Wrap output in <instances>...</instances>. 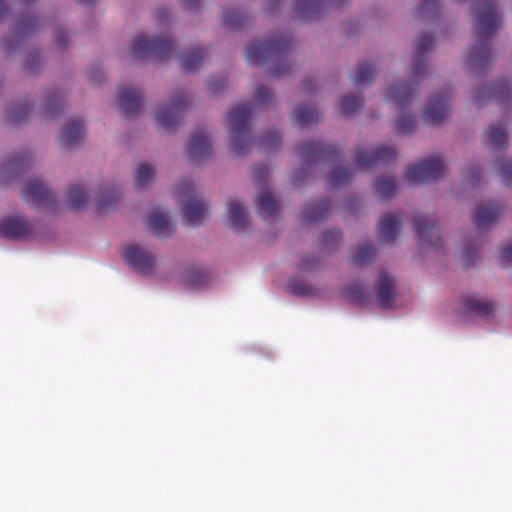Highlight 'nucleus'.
<instances>
[{
  "label": "nucleus",
  "mask_w": 512,
  "mask_h": 512,
  "mask_svg": "<svg viewBox=\"0 0 512 512\" xmlns=\"http://www.w3.org/2000/svg\"><path fill=\"white\" fill-rule=\"evenodd\" d=\"M502 26L496 0H479L473 24L475 44L468 55V64L474 69H483L491 64L493 55L491 41Z\"/></svg>",
  "instance_id": "obj_1"
},
{
  "label": "nucleus",
  "mask_w": 512,
  "mask_h": 512,
  "mask_svg": "<svg viewBox=\"0 0 512 512\" xmlns=\"http://www.w3.org/2000/svg\"><path fill=\"white\" fill-rule=\"evenodd\" d=\"M252 114V105L245 103L233 107L227 115L230 149L235 156H242L250 151Z\"/></svg>",
  "instance_id": "obj_2"
},
{
  "label": "nucleus",
  "mask_w": 512,
  "mask_h": 512,
  "mask_svg": "<svg viewBox=\"0 0 512 512\" xmlns=\"http://www.w3.org/2000/svg\"><path fill=\"white\" fill-rule=\"evenodd\" d=\"M292 43L289 34L280 33L268 36L261 41H253L246 48V60L252 64H264L270 60L279 62Z\"/></svg>",
  "instance_id": "obj_3"
},
{
  "label": "nucleus",
  "mask_w": 512,
  "mask_h": 512,
  "mask_svg": "<svg viewBox=\"0 0 512 512\" xmlns=\"http://www.w3.org/2000/svg\"><path fill=\"white\" fill-rule=\"evenodd\" d=\"M173 50V41L168 36L148 38L139 34L132 42L130 53L136 60L149 58L162 61L168 59Z\"/></svg>",
  "instance_id": "obj_4"
},
{
  "label": "nucleus",
  "mask_w": 512,
  "mask_h": 512,
  "mask_svg": "<svg viewBox=\"0 0 512 512\" xmlns=\"http://www.w3.org/2000/svg\"><path fill=\"white\" fill-rule=\"evenodd\" d=\"M477 106H483L489 101H495L509 117L512 113V79L504 78L495 81L490 87L478 88L474 95Z\"/></svg>",
  "instance_id": "obj_5"
},
{
  "label": "nucleus",
  "mask_w": 512,
  "mask_h": 512,
  "mask_svg": "<svg viewBox=\"0 0 512 512\" xmlns=\"http://www.w3.org/2000/svg\"><path fill=\"white\" fill-rule=\"evenodd\" d=\"M177 196L182 203L185 223L198 226L208 216L207 203L194 196V188L190 181H183L178 186Z\"/></svg>",
  "instance_id": "obj_6"
},
{
  "label": "nucleus",
  "mask_w": 512,
  "mask_h": 512,
  "mask_svg": "<svg viewBox=\"0 0 512 512\" xmlns=\"http://www.w3.org/2000/svg\"><path fill=\"white\" fill-rule=\"evenodd\" d=\"M189 104L190 99L184 92H176L171 101L156 112V123L167 131H173L179 125Z\"/></svg>",
  "instance_id": "obj_7"
},
{
  "label": "nucleus",
  "mask_w": 512,
  "mask_h": 512,
  "mask_svg": "<svg viewBox=\"0 0 512 512\" xmlns=\"http://www.w3.org/2000/svg\"><path fill=\"white\" fill-rule=\"evenodd\" d=\"M445 172V163L442 158L433 156L410 166L405 174L406 180L412 184H424L440 179Z\"/></svg>",
  "instance_id": "obj_8"
},
{
  "label": "nucleus",
  "mask_w": 512,
  "mask_h": 512,
  "mask_svg": "<svg viewBox=\"0 0 512 512\" xmlns=\"http://www.w3.org/2000/svg\"><path fill=\"white\" fill-rule=\"evenodd\" d=\"M126 263L137 272L144 275H151L156 268V257L148 250L137 244H130L124 247L122 252Z\"/></svg>",
  "instance_id": "obj_9"
},
{
  "label": "nucleus",
  "mask_w": 512,
  "mask_h": 512,
  "mask_svg": "<svg viewBox=\"0 0 512 512\" xmlns=\"http://www.w3.org/2000/svg\"><path fill=\"white\" fill-rule=\"evenodd\" d=\"M396 157L393 147L379 146L374 149L360 148L356 151L355 165L358 169H369L379 163H389Z\"/></svg>",
  "instance_id": "obj_10"
},
{
  "label": "nucleus",
  "mask_w": 512,
  "mask_h": 512,
  "mask_svg": "<svg viewBox=\"0 0 512 512\" xmlns=\"http://www.w3.org/2000/svg\"><path fill=\"white\" fill-rule=\"evenodd\" d=\"M34 227L23 216H10L0 220V236L10 240H23L32 237Z\"/></svg>",
  "instance_id": "obj_11"
},
{
  "label": "nucleus",
  "mask_w": 512,
  "mask_h": 512,
  "mask_svg": "<svg viewBox=\"0 0 512 512\" xmlns=\"http://www.w3.org/2000/svg\"><path fill=\"white\" fill-rule=\"evenodd\" d=\"M299 155L303 162L312 163L321 160L336 162L339 160L338 151L321 141H308L299 147Z\"/></svg>",
  "instance_id": "obj_12"
},
{
  "label": "nucleus",
  "mask_w": 512,
  "mask_h": 512,
  "mask_svg": "<svg viewBox=\"0 0 512 512\" xmlns=\"http://www.w3.org/2000/svg\"><path fill=\"white\" fill-rule=\"evenodd\" d=\"M22 196L28 205H32L37 208L53 207L55 204L54 194L40 179H33L29 181L22 192Z\"/></svg>",
  "instance_id": "obj_13"
},
{
  "label": "nucleus",
  "mask_w": 512,
  "mask_h": 512,
  "mask_svg": "<svg viewBox=\"0 0 512 512\" xmlns=\"http://www.w3.org/2000/svg\"><path fill=\"white\" fill-rule=\"evenodd\" d=\"M186 154L192 163L199 164L210 158L212 145L209 136L203 129H197L191 136Z\"/></svg>",
  "instance_id": "obj_14"
},
{
  "label": "nucleus",
  "mask_w": 512,
  "mask_h": 512,
  "mask_svg": "<svg viewBox=\"0 0 512 512\" xmlns=\"http://www.w3.org/2000/svg\"><path fill=\"white\" fill-rule=\"evenodd\" d=\"M450 95L447 91L435 95L423 113V120L430 125H440L449 115Z\"/></svg>",
  "instance_id": "obj_15"
},
{
  "label": "nucleus",
  "mask_w": 512,
  "mask_h": 512,
  "mask_svg": "<svg viewBox=\"0 0 512 512\" xmlns=\"http://www.w3.org/2000/svg\"><path fill=\"white\" fill-rule=\"evenodd\" d=\"M413 229L422 244H428L431 247L440 245V229L433 220L424 215H417L413 220Z\"/></svg>",
  "instance_id": "obj_16"
},
{
  "label": "nucleus",
  "mask_w": 512,
  "mask_h": 512,
  "mask_svg": "<svg viewBox=\"0 0 512 512\" xmlns=\"http://www.w3.org/2000/svg\"><path fill=\"white\" fill-rule=\"evenodd\" d=\"M143 94L135 87H123L119 91L118 102L124 117L130 118L139 114L142 107Z\"/></svg>",
  "instance_id": "obj_17"
},
{
  "label": "nucleus",
  "mask_w": 512,
  "mask_h": 512,
  "mask_svg": "<svg viewBox=\"0 0 512 512\" xmlns=\"http://www.w3.org/2000/svg\"><path fill=\"white\" fill-rule=\"evenodd\" d=\"M502 207L491 201L480 203L473 215V223L477 230L489 228L497 221L501 214Z\"/></svg>",
  "instance_id": "obj_18"
},
{
  "label": "nucleus",
  "mask_w": 512,
  "mask_h": 512,
  "mask_svg": "<svg viewBox=\"0 0 512 512\" xmlns=\"http://www.w3.org/2000/svg\"><path fill=\"white\" fill-rule=\"evenodd\" d=\"M147 227L161 238L169 237L175 229L169 220L168 211L159 207L152 209L149 213Z\"/></svg>",
  "instance_id": "obj_19"
},
{
  "label": "nucleus",
  "mask_w": 512,
  "mask_h": 512,
  "mask_svg": "<svg viewBox=\"0 0 512 512\" xmlns=\"http://www.w3.org/2000/svg\"><path fill=\"white\" fill-rule=\"evenodd\" d=\"M435 42L434 35L423 34L418 38L416 49L414 52V61L412 68V76L414 79H420L425 75L426 69L424 58L432 49Z\"/></svg>",
  "instance_id": "obj_20"
},
{
  "label": "nucleus",
  "mask_w": 512,
  "mask_h": 512,
  "mask_svg": "<svg viewBox=\"0 0 512 512\" xmlns=\"http://www.w3.org/2000/svg\"><path fill=\"white\" fill-rule=\"evenodd\" d=\"M396 298L395 280L385 272H381L377 285V301L381 308L389 309L392 307Z\"/></svg>",
  "instance_id": "obj_21"
},
{
  "label": "nucleus",
  "mask_w": 512,
  "mask_h": 512,
  "mask_svg": "<svg viewBox=\"0 0 512 512\" xmlns=\"http://www.w3.org/2000/svg\"><path fill=\"white\" fill-rule=\"evenodd\" d=\"M346 0H295V13L304 20L316 19L325 2L341 6Z\"/></svg>",
  "instance_id": "obj_22"
},
{
  "label": "nucleus",
  "mask_w": 512,
  "mask_h": 512,
  "mask_svg": "<svg viewBox=\"0 0 512 512\" xmlns=\"http://www.w3.org/2000/svg\"><path fill=\"white\" fill-rule=\"evenodd\" d=\"M85 128L80 119H71L67 122L60 135V143L66 148H73L84 141Z\"/></svg>",
  "instance_id": "obj_23"
},
{
  "label": "nucleus",
  "mask_w": 512,
  "mask_h": 512,
  "mask_svg": "<svg viewBox=\"0 0 512 512\" xmlns=\"http://www.w3.org/2000/svg\"><path fill=\"white\" fill-rule=\"evenodd\" d=\"M257 211L265 221H273L279 212V203L267 186H264L259 193Z\"/></svg>",
  "instance_id": "obj_24"
},
{
  "label": "nucleus",
  "mask_w": 512,
  "mask_h": 512,
  "mask_svg": "<svg viewBox=\"0 0 512 512\" xmlns=\"http://www.w3.org/2000/svg\"><path fill=\"white\" fill-rule=\"evenodd\" d=\"M415 94V88L408 83L391 86L385 94L389 102H393L399 110L409 107Z\"/></svg>",
  "instance_id": "obj_25"
},
{
  "label": "nucleus",
  "mask_w": 512,
  "mask_h": 512,
  "mask_svg": "<svg viewBox=\"0 0 512 512\" xmlns=\"http://www.w3.org/2000/svg\"><path fill=\"white\" fill-rule=\"evenodd\" d=\"M401 229L399 216L395 213L385 214L378 225V239L380 242L392 243Z\"/></svg>",
  "instance_id": "obj_26"
},
{
  "label": "nucleus",
  "mask_w": 512,
  "mask_h": 512,
  "mask_svg": "<svg viewBox=\"0 0 512 512\" xmlns=\"http://www.w3.org/2000/svg\"><path fill=\"white\" fill-rule=\"evenodd\" d=\"M227 215L230 225L236 231L243 230L249 224L247 210L238 201L231 200L227 203Z\"/></svg>",
  "instance_id": "obj_27"
},
{
  "label": "nucleus",
  "mask_w": 512,
  "mask_h": 512,
  "mask_svg": "<svg viewBox=\"0 0 512 512\" xmlns=\"http://www.w3.org/2000/svg\"><path fill=\"white\" fill-rule=\"evenodd\" d=\"M331 210V203L327 199L312 203L306 206L303 212V219L307 223L323 221Z\"/></svg>",
  "instance_id": "obj_28"
},
{
  "label": "nucleus",
  "mask_w": 512,
  "mask_h": 512,
  "mask_svg": "<svg viewBox=\"0 0 512 512\" xmlns=\"http://www.w3.org/2000/svg\"><path fill=\"white\" fill-rule=\"evenodd\" d=\"M321 116L316 108L308 106H297L291 115L292 121L301 128L318 122Z\"/></svg>",
  "instance_id": "obj_29"
},
{
  "label": "nucleus",
  "mask_w": 512,
  "mask_h": 512,
  "mask_svg": "<svg viewBox=\"0 0 512 512\" xmlns=\"http://www.w3.org/2000/svg\"><path fill=\"white\" fill-rule=\"evenodd\" d=\"M180 60V66L183 71L190 72L197 69L207 56V52L201 48H193L183 55H176Z\"/></svg>",
  "instance_id": "obj_30"
},
{
  "label": "nucleus",
  "mask_w": 512,
  "mask_h": 512,
  "mask_svg": "<svg viewBox=\"0 0 512 512\" xmlns=\"http://www.w3.org/2000/svg\"><path fill=\"white\" fill-rule=\"evenodd\" d=\"M463 303L466 312L469 314L487 317L494 311V304L492 302L481 300L476 297L465 298Z\"/></svg>",
  "instance_id": "obj_31"
},
{
  "label": "nucleus",
  "mask_w": 512,
  "mask_h": 512,
  "mask_svg": "<svg viewBox=\"0 0 512 512\" xmlns=\"http://www.w3.org/2000/svg\"><path fill=\"white\" fill-rule=\"evenodd\" d=\"M375 75L376 68L373 63H360L352 76V81L354 86L362 87L372 83Z\"/></svg>",
  "instance_id": "obj_32"
},
{
  "label": "nucleus",
  "mask_w": 512,
  "mask_h": 512,
  "mask_svg": "<svg viewBox=\"0 0 512 512\" xmlns=\"http://www.w3.org/2000/svg\"><path fill=\"white\" fill-rule=\"evenodd\" d=\"M31 108L32 104L27 102L9 107L6 111V122L11 125L25 122L28 119Z\"/></svg>",
  "instance_id": "obj_33"
},
{
  "label": "nucleus",
  "mask_w": 512,
  "mask_h": 512,
  "mask_svg": "<svg viewBox=\"0 0 512 512\" xmlns=\"http://www.w3.org/2000/svg\"><path fill=\"white\" fill-rule=\"evenodd\" d=\"M376 256L375 247L371 243L359 245L351 256V263L355 266H365Z\"/></svg>",
  "instance_id": "obj_34"
},
{
  "label": "nucleus",
  "mask_w": 512,
  "mask_h": 512,
  "mask_svg": "<svg viewBox=\"0 0 512 512\" xmlns=\"http://www.w3.org/2000/svg\"><path fill=\"white\" fill-rule=\"evenodd\" d=\"M88 195L84 189L77 185H71L67 191V204L70 209L77 210L85 207L88 202Z\"/></svg>",
  "instance_id": "obj_35"
},
{
  "label": "nucleus",
  "mask_w": 512,
  "mask_h": 512,
  "mask_svg": "<svg viewBox=\"0 0 512 512\" xmlns=\"http://www.w3.org/2000/svg\"><path fill=\"white\" fill-rule=\"evenodd\" d=\"M342 293L349 302L357 305H364L369 299V294L365 288L358 283L346 286Z\"/></svg>",
  "instance_id": "obj_36"
},
{
  "label": "nucleus",
  "mask_w": 512,
  "mask_h": 512,
  "mask_svg": "<svg viewBox=\"0 0 512 512\" xmlns=\"http://www.w3.org/2000/svg\"><path fill=\"white\" fill-rule=\"evenodd\" d=\"M485 134L494 149H505L507 147V134L502 124L491 125Z\"/></svg>",
  "instance_id": "obj_37"
},
{
  "label": "nucleus",
  "mask_w": 512,
  "mask_h": 512,
  "mask_svg": "<svg viewBox=\"0 0 512 512\" xmlns=\"http://www.w3.org/2000/svg\"><path fill=\"white\" fill-rule=\"evenodd\" d=\"M247 15L239 9H229L223 13V25L230 29L241 28L247 22Z\"/></svg>",
  "instance_id": "obj_38"
},
{
  "label": "nucleus",
  "mask_w": 512,
  "mask_h": 512,
  "mask_svg": "<svg viewBox=\"0 0 512 512\" xmlns=\"http://www.w3.org/2000/svg\"><path fill=\"white\" fill-rule=\"evenodd\" d=\"M375 192L382 199H389L396 193L397 185L393 177H381L375 182Z\"/></svg>",
  "instance_id": "obj_39"
},
{
  "label": "nucleus",
  "mask_w": 512,
  "mask_h": 512,
  "mask_svg": "<svg viewBox=\"0 0 512 512\" xmlns=\"http://www.w3.org/2000/svg\"><path fill=\"white\" fill-rule=\"evenodd\" d=\"M155 169L147 163L138 165L135 171V183L139 188L146 187L154 178Z\"/></svg>",
  "instance_id": "obj_40"
},
{
  "label": "nucleus",
  "mask_w": 512,
  "mask_h": 512,
  "mask_svg": "<svg viewBox=\"0 0 512 512\" xmlns=\"http://www.w3.org/2000/svg\"><path fill=\"white\" fill-rule=\"evenodd\" d=\"M119 200V193L116 189H107L102 192L97 204L98 212H108Z\"/></svg>",
  "instance_id": "obj_41"
},
{
  "label": "nucleus",
  "mask_w": 512,
  "mask_h": 512,
  "mask_svg": "<svg viewBox=\"0 0 512 512\" xmlns=\"http://www.w3.org/2000/svg\"><path fill=\"white\" fill-rule=\"evenodd\" d=\"M363 98L361 96L346 95L340 102V108L345 116L353 115L363 106Z\"/></svg>",
  "instance_id": "obj_42"
},
{
  "label": "nucleus",
  "mask_w": 512,
  "mask_h": 512,
  "mask_svg": "<svg viewBox=\"0 0 512 512\" xmlns=\"http://www.w3.org/2000/svg\"><path fill=\"white\" fill-rule=\"evenodd\" d=\"M29 162L28 153H18L12 156L7 162L2 165V172L8 171L17 172L22 170Z\"/></svg>",
  "instance_id": "obj_43"
},
{
  "label": "nucleus",
  "mask_w": 512,
  "mask_h": 512,
  "mask_svg": "<svg viewBox=\"0 0 512 512\" xmlns=\"http://www.w3.org/2000/svg\"><path fill=\"white\" fill-rule=\"evenodd\" d=\"M63 108V99L59 91L50 94L45 103V114L53 117L61 112Z\"/></svg>",
  "instance_id": "obj_44"
},
{
  "label": "nucleus",
  "mask_w": 512,
  "mask_h": 512,
  "mask_svg": "<svg viewBox=\"0 0 512 512\" xmlns=\"http://www.w3.org/2000/svg\"><path fill=\"white\" fill-rule=\"evenodd\" d=\"M352 178V171L345 167H336L331 172L328 182L331 186L346 184Z\"/></svg>",
  "instance_id": "obj_45"
},
{
  "label": "nucleus",
  "mask_w": 512,
  "mask_h": 512,
  "mask_svg": "<svg viewBox=\"0 0 512 512\" xmlns=\"http://www.w3.org/2000/svg\"><path fill=\"white\" fill-rule=\"evenodd\" d=\"M287 289L291 294L296 296L309 297L315 294V291L311 286L295 279L289 282Z\"/></svg>",
  "instance_id": "obj_46"
},
{
  "label": "nucleus",
  "mask_w": 512,
  "mask_h": 512,
  "mask_svg": "<svg viewBox=\"0 0 512 512\" xmlns=\"http://www.w3.org/2000/svg\"><path fill=\"white\" fill-rule=\"evenodd\" d=\"M184 283L189 287H197L206 283V275L198 268H191L184 277Z\"/></svg>",
  "instance_id": "obj_47"
},
{
  "label": "nucleus",
  "mask_w": 512,
  "mask_h": 512,
  "mask_svg": "<svg viewBox=\"0 0 512 512\" xmlns=\"http://www.w3.org/2000/svg\"><path fill=\"white\" fill-rule=\"evenodd\" d=\"M441 9V4L438 0H422L418 7V13L422 17H434Z\"/></svg>",
  "instance_id": "obj_48"
},
{
  "label": "nucleus",
  "mask_w": 512,
  "mask_h": 512,
  "mask_svg": "<svg viewBox=\"0 0 512 512\" xmlns=\"http://www.w3.org/2000/svg\"><path fill=\"white\" fill-rule=\"evenodd\" d=\"M415 126V118L412 115L403 113L397 121L396 130L399 134H409L414 130Z\"/></svg>",
  "instance_id": "obj_49"
},
{
  "label": "nucleus",
  "mask_w": 512,
  "mask_h": 512,
  "mask_svg": "<svg viewBox=\"0 0 512 512\" xmlns=\"http://www.w3.org/2000/svg\"><path fill=\"white\" fill-rule=\"evenodd\" d=\"M260 145L266 150H273L280 145V134L277 131H269L263 134Z\"/></svg>",
  "instance_id": "obj_50"
},
{
  "label": "nucleus",
  "mask_w": 512,
  "mask_h": 512,
  "mask_svg": "<svg viewBox=\"0 0 512 512\" xmlns=\"http://www.w3.org/2000/svg\"><path fill=\"white\" fill-rule=\"evenodd\" d=\"M342 239V233L338 229L327 230L322 236V243L325 247H332Z\"/></svg>",
  "instance_id": "obj_51"
},
{
  "label": "nucleus",
  "mask_w": 512,
  "mask_h": 512,
  "mask_svg": "<svg viewBox=\"0 0 512 512\" xmlns=\"http://www.w3.org/2000/svg\"><path fill=\"white\" fill-rule=\"evenodd\" d=\"M499 259L503 267H512V241L502 248Z\"/></svg>",
  "instance_id": "obj_52"
},
{
  "label": "nucleus",
  "mask_w": 512,
  "mask_h": 512,
  "mask_svg": "<svg viewBox=\"0 0 512 512\" xmlns=\"http://www.w3.org/2000/svg\"><path fill=\"white\" fill-rule=\"evenodd\" d=\"M272 99V93L264 85H259L256 88L255 100L259 104H267Z\"/></svg>",
  "instance_id": "obj_53"
},
{
  "label": "nucleus",
  "mask_w": 512,
  "mask_h": 512,
  "mask_svg": "<svg viewBox=\"0 0 512 512\" xmlns=\"http://www.w3.org/2000/svg\"><path fill=\"white\" fill-rule=\"evenodd\" d=\"M319 266V260L315 257H302L299 264L301 271H311Z\"/></svg>",
  "instance_id": "obj_54"
},
{
  "label": "nucleus",
  "mask_w": 512,
  "mask_h": 512,
  "mask_svg": "<svg viewBox=\"0 0 512 512\" xmlns=\"http://www.w3.org/2000/svg\"><path fill=\"white\" fill-rule=\"evenodd\" d=\"M478 256V249L474 246H467L464 255H463V262L466 266H471L475 263V260Z\"/></svg>",
  "instance_id": "obj_55"
},
{
  "label": "nucleus",
  "mask_w": 512,
  "mask_h": 512,
  "mask_svg": "<svg viewBox=\"0 0 512 512\" xmlns=\"http://www.w3.org/2000/svg\"><path fill=\"white\" fill-rule=\"evenodd\" d=\"M253 176L257 182L265 183L269 176V169L264 164L257 165L254 168Z\"/></svg>",
  "instance_id": "obj_56"
},
{
  "label": "nucleus",
  "mask_w": 512,
  "mask_h": 512,
  "mask_svg": "<svg viewBox=\"0 0 512 512\" xmlns=\"http://www.w3.org/2000/svg\"><path fill=\"white\" fill-rule=\"evenodd\" d=\"M501 175H502L503 182L505 183V185L511 186L512 185V163L511 162L504 161L502 163Z\"/></svg>",
  "instance_id": "obj_57"
},
{
  "label": "nucleus",
  "mask_w": 512,
  "mask_h": 512,
  "mask_svg": "<svg viewBox=\"0 0 512 512\" xmlns=\"http://www.w3.org/2000/svg\"><path fill=\"white\" fill-rule=\"evenodd\" d=\"M225 83L224 77H213L209 82V89L214 93L219 92L225 86Z\"/></svg>",
  "instance_id": "obj_58"
},
{
  "label": "nucleus",
  "mask_w": 512,
  "mask_h": 512,
  "mask_svg": "<svg viewBox=\"0 0 512 512\" xmlns=\"http://www.w3.org/2000/svg\"><path fill=\"white\" fill-rule=\"evenodd\" d=\"M290 69L288 66H283L280 63H277L274 69L272 70V74L276 77H283L289 73Z\"/></svg>",
  "instance_id": "obj_59"
},
{
  "label": "nucleus",
  "mask_w": 512,
  "mask_h": 512,
  "mask_svg": "<svg viewBox=\"0 0 512 512\" xmlns=\"http://www.w3.org/2000/svg\"><path fill=\"white\" fill-rule=\"evenodd\" d=\"M183 7L187 10H195L200 5L201 0H180Z\"/></svg>",
  "instance_id": "obj_60"
},
{
  "label": "nucleus",
  "mask_w": 512,
  "mask_h": 512,
  "mask_svg": "<svg viewBox=\"0 0 512 512\" xmlns=\"http://www.w3.org/2000/svg\"><path fill=\"white\" fill-rule=\"evenodd\" d=\"M56 42L60 48H64L66 46L67 36L63 31L57 33Z\"/></svg>",
  "instance_id": "obj_61"
},
{
  "label": "nucleus",
  "mask_w": 512,
  "mask_h": 512,
  "mask_svg": "<svg viewBox=\"0 0 512 512\" xmlns=\"http://www.w3.org/2000/svg\"><path fill=\"white\" fill-rule=\"evenodd\" d=\"M479 179H480V172L478 171V169H476L474 167L471 168L469 181L473 184V183L477 182Z\"/></svg>",
  "instance_id": "obj_62"
},
{
  "label": "nucleus",
  "mask_w": 512,
  "mask_h": 512,
  "mask_svg": "<svg viewBox=\"0 0 512 512\" xmlns=\"http://www.w3.org/2000/svg\"><path fill=\"white\" fill-rule=\"evenodd\" d=\"M315 88V83L312 79H307L304 81V89L305 91H313Z\"/></svg>",
  "instance_id": "obj_63"
},
{
  "label": "nucleus",
  "mask_w": 512,
  "mask_h": 512,
  "mask_svg": "<svg viewBox=\"0 0 512 512\" xmlns=\"http://www.w3.org/2000/svg\"><path fill=\"white\" fill-rule=\"evenodd\" d=\"M6 13V7L3 0H0V18Z\"/></svg>",
  "instance_id": "obj_64"
}]
</instances>
